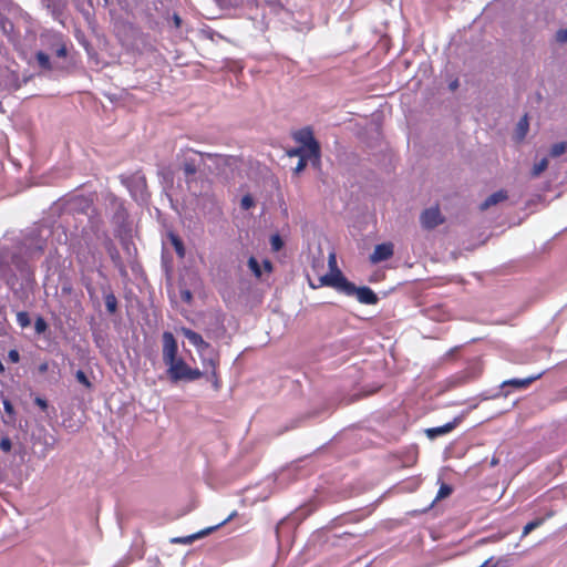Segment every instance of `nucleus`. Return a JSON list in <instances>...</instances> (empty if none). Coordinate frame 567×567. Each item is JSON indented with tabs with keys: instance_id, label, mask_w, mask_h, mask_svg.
I'll return each instance as SVG.
<instances>
[{
	"instance_id": "obj_1",
	"label": "nucleus",
	"mask_w": 567,
	"mask_h": 567,
	"mask_svg": "<svg viewBox=\"0 0 567 567\" xmlns=\"http://www.w3.org/2000/svg\"><path fill=\"white\" fill-rule=\"evenodd\" d=\"M179 168L183 171L185 182L190 186L195 175L210 162L215 168L228 164V157L216 153H205L196 151L192 147H182L176 155Z\"/></svg>"
},
{
	"instance_id": "obj_2",
	"label": "nucleus",
	"mask_w": 567,
	"mask_h": 567,
	"mask_svg": "<svg viewBox=\"0 0 567 567\" xmlns=\"http://www.w3.org/2000/svg\"><path fill=\"white\" fill-rule=\"evenodd\" d=\"M309 285L313 289H318L320 287H331L339 292H342L347 296H353L354 284L349 281L341 270L330 271L329 274L322 275L318 278V282L315 284L309 279Z\"/></svg>"
},
{
	"instance_id": "obj_3",
	"label": "nucleus",
	"mask_w": 567,
	"mask_h": 567,
	"mask_svg": "<svg viewBox=\"0 0 567 567\" xmlns=\"http://www.w3.org/2000/svg\"><path fill=\"white\" fill-rule=\"evenodd\" d=\"M165 365L167 367V375L174 383L183 380L195 381L203 377V372L199 369L190 368L183 358H178Z\"/></svg>"
},
{
	"instance_id": "obj_4",
	"label": "nucleus",
	"mask_w": 567,
	"mask_h": 567,
	"mask_svg": "<svg viewBox=\"0 0 567 567\" xmlns=\"http://www.w3.org/2000/svg\"><path fill=\"white\" fill-rule=\"evenodd\" d=\"M293 138L297 143L301 144V147L309 153V157L313 158V165L320 164V145L313 136V132L309 127L299 130L293 134Z\"/></svg>"
},
{
	"instance_id": "obj_5",
	"label": "nucleus",
	"mask_w": 567,
	"mask_h": 567,
	"mask_svg": "<svg viewBox=\"0 0 567 567\" xmlns=\"http://www.w3.org/2000/svg\"><path fill=\"white\" fill-rule=\"evenodd\" d=\"M163 342V361L165 364L172 363L174 360L178 359V344L174 337V334L169 331H165L162 334Z\"/></svg>"
},
{
	"instance_id": "obj_6",
	"label": "nucleus",
	"mask_w": 567,
	"mask_h": 567,
	"mask_svg": "<svg viewBox=\"0 0 567 567\" xmlns=\"http://www.w3.org/2000/svg\"><path fill=\"white\" fill-rule=\"evenodd\" d=\"M204 368L203 375L208 374L212 370H217L219 367V353L209 344L208 349L198 351Z\"/></svg>"
},
{
	"instance_id": "obj_7",
	"label": "nucleus",
	"mask_w": 567,
	"mask_h": 567,
	"mask_svg": "<svg viewBox=\"0 0 567 567\" xmlns=\"http://www.w3.org/2000/svg\"><path fill=\"white\" fill-rule=\"evenodd\" d=\"M420 221L425 229H433L444 223V217L441 214L439 206L425 209L420 217Z\"/></svg>"
},
{
	"instance_id": "obj_8",
	"label": "nucleus",
	"mask_w": 567,
	"mask_h": 567,
	"mask_svg": "<svg viewBox=\"0 0 567 567\" xmlns=\"http://www.w3.org/2000/svg\"><path fill=\"white\" fill-rule=\"evenodd\" d=\"M393 254L394 249L392 243L379 244L374 247L373 252L370 255V260L372 264H378L390 259Z\"/></svg>"
},
{
	"instance_id": "obj_9",
	"label": "nucleus",
	"mask_w": 567,
	"mask_h": 567,
	"mask_svg": "<svg viewBox=\"0 0 567 567\" xmlns=\"http://www.w3.org/2000/svg\"><path fill=\"white\" fill-rule=\"evenodd\" d=\"M355 295L358 301L363 305H377L379 298L377 293L369 287H355L353 296Z\"/></svg>"
},
{
	"instance_id": "obj_10",
	"label": "nucleus",
	"mask_w": 567,
	"mask_h": 567,
	"mask_svg": "<svg viewBox=\"0 0 567 567\" xmlns=\"http://www.w3.org/2000/svg\"><path fill=\"white\" fill-rule=\"evenodd\" d=\"M181 331L184 337L197 349V352L202 351V349L205 350L209 348V343L206 342L198 332L185 327H183Z\"/></svg>"
},
{
	"instance_id": "obj_11",
	"label": "nucleus",
	"mask_w": 567,
	"mask_h": 567,
	"mask_svg": "<svg viewBox=\"0 0 567 567\" xmlns=\"http://www.w3.org/2000/svg\"><path fill=\"white\" fill-rule=\"evenodd\" d=\"M542 375L543 372L524 379H509L502 383V388L513 386L515 389H527L533 382L540 379Z\"/></svg>"
},
{
	"instance_id": "obj_12",
	"label": "nucleus",
	"mask_w": 567,
	"mask_h": 567,
	"mask_svg": "<svg viewBox=\"0 0 567 567\" xmlns=\"http://www.w3.org/2000/svg\"><path fill=\"white\" fill-rule=\"evenodd\" d=\"M457 424H458V419H454L452 422H449L442 426L426 429L425 434L429 439L433 440V439H436L437 436H441V435L452 432L456 427Z\"/></svg>"
},
{
	"instance_id": "obj_13",
	"label": "nucleus",
	"mask_w": 567,
	"mask_h": 567,
	"mask_svg": "<svg viewBox=\"0 0 567 567\" xmlns=\"http://www.w3.org/2000/svg\"><path fill=\"white\" fill-rule=\"evenodd\" d=\"M13 264L16 268L19 270L22 278L31 284L34 281V272L31 266L24 261L21 258H13Z\"/></svg>"
},
{
	"instance_id": "obj_14",
	"label": "nucleus",
	"mask_w": 567,
	"mask_h": 567,
	"mask_svg": "<svg viewBox=\"0 0 567 567\" xmlns=\"http://www.w3.org/2000/svg\"><path fill=\"white\" fill-rule=\"evenodd\" d=\"M507 192L506 190H498V192H495L493 193L492 195H489L482 204H481V209L482 210H485L487 208H489L491 206H494L505 199H507Z\"/></svg>"
},
{
	"instance_id": "obj_15",
	"label": "nucleus",
	"mask_w": 567,
	"mask_h": 567,
	"mask_svg": "<svg viewBox=\"0 0 567 567\" xmlns=\"http://www.w3.org/2000/svg\"><path fill=\"white\" fill-rule=\"evenodd\" d=\"M554 514H555L554 511H549L545 517H538V518L527 523L523 528L522 537H526L532 530L542 526L545 523V520L553 517Z\"/></svg>"
},
{
	"instance_id": "obj_16",
	"label": "nucleus",
	"mask_w": 567,
	"mask_h": 567,
	"mask_svg": "<svg viewBox=\"0 0 567 567\" xmlns=\"http://www.w3.org/2000/svg\"><path fill=\"white\" fill-rule=\"evenodd\" d=\"M1 279L11 290H16L18 286V276L12 271L11 268H3L1 270Z\"/></svg>"
},
{
	"instance_id": "obj_17",
	"label": "nucleus",
	"mask_w": 567,
	"mask_h": 567,
	"mask_svg": "<svg viewBox=\"0 0 567 567\" xmlns=\"http://www.w3.org/2000/svg\"><path fill=\"white\" fill-rule=\"evenodd\" d=\"M168 237H169L171 244L174 247L177 256L179 258H184L186 251H185V247H184L183 240L176 234H174V233H169Z\"/></svg>"
},
{
	"instance_id": "obj_18",
	"label": "nucleus",
	"mask_w": 567,
	"mask_h": 567,
	"mask_svg": "<svg viewBox=\"0 0 567 567\" xmlns=\"http://www.w3.org/2000/svg\"><path fill=\"white\" fill-rule=\"evenodd\" d=\"M2 403H3V409L8 415V420H3V422L6 424H14L16 422V411H14V408L12 405V403L10 402L9 399L7 398H3L2 399Z\"/></svg>"
},
{
	"instance_id": "obj_19",
	"label": "nucleus",
	"mask_w": 567,
	"mask_h": 567,
	"mask_svg": "<svg viewBox=\"0 0 567 567\" xmlns=\"http://www.w3.org/2000/svg\"><path fill=\"white\" fill-rule=\"evenodd\" d=\"M35 59H37V62H38V64H39V66L41 69H44V70H51L52 69L50 58H49V55L47 53H44L42 51H39L35 54Z\"/></svg>"
},
{
	"instance_id": "obj_20",
	"label": "nucleus",
	"mask_w": 567,
	"mask_h": 567,
	"mask_svg": "<svg viewBox=\"0 0 567 567\" xmlns=\"http://www.w3.org/2000/svg\"><path fill=\"white\" fill-rule=\"evenodd\" d=\"M104 302L109 313H114L117 310V299L114 293H107L104 297Z\"/></svg>"
},
{
	"instance_id": "obj_21",
	"label": "nucleus",
	"mask_w": 567,
	"mask_h": 567,
	"mask_svg": "<svg viewBox=\"0 0 567 567\" xmlns=\"http://www.w3.org/2000/svg\"><path fill=\"white\" fill-rule=\"evenodd\" d=\"M548 167V159L542 158L538 163H535V165L532 168V176L538 177L543 172H545Z\"/></svg>"
},
{
	"instance_id": "obj_22",
	"label": "nucleus",
	"mask_w": 567,
	"mask_h": 567,
	"mask_svg": "<svg viewBox=\"0 0 567 567\" xmlns=\"http://www.w3.org/2000/svg\"><path fill=\"white\" fill-rule=\"evenodd\" d=\"M566 151H567V143L559 142L551 146L549 154L551 157H558V156L565 154Z\"/></svg>"
},
{
	"instance_id": "obj_23",
	"label": "nucleus",
	"mask_w": 567,
	"mask_h": 567,
	"mask_svg": "<svg viewBox=\"0 0 567 567\" xmlns=\"http://www.w3.org/2000/svg\"><path fill=\"white\" fill-rule=\"evenodd\" d=\"M75 379L79 383H81L83 386H85L87 390H91L93 388L92 382L89 380L87 375L84 371L78 370L75 372Z\"/></svg>"
},
{
	"instance_id": "obj_24",
	"label": "nucleus",
	"mask_w": 567,
	"mask_h": 567,
	"mask_svg": "<svg viewBox=\"0 0 567 567\" xmlns=\"http://www.w3.org/2000/svg\"><path fill=\"white\" fill-rule=\"evenodd\" d=\"M207 377V379L213 383V386L216 391H218L220 389V379H219V374H218V369L217 370H212L210 372H208V374H205Z\"/></svg>"
},
{
	"instance_id": "obj_25",
	"label": "nucleus",
	"mask_w": 567,
	"mask_h": 567,
	"mask_svg": "<svg viewBox=\"0 0 567 567\" xmlns=\"http://www.w3.org/2000/svg\"><path fill=\"white\" fill-rule=\"evenodd\" d=\"M0 27L3 33L7 35H10L14 30L13 23L4 17H0Z\"/></svg>"
},
{
	"instance_id": "obj_26",
	"label": "nucleus",
	"mask_w": 567,
	"mask_h": 567,
	"mask_svg": "<svg viewBox=\"0 0 567 567\" xmlns=\"http://www.w3.org/2000/svg\"><path fill=\"white\" fill-rule=\"evenodd\" d=\"M248 267L257 278L261 277V268L258 260L255 257H250L248 259Z\"/></svg>"
},
{
	"instance_id": "obj_27",
	"label": "nucleus",
	"mask_w": 567,
	"mask_h": 567,
	"mask_svg": "<svg viewBox=\"0 0 567 567\" xmlns=\"http://www.w3.org/2000/svg\"><path fill=\"white\" fill-rule=\"evenodd\" d=\"M48 329V323L47 321L44 320V318L42 317H38L34 321V330H35V333L38 334H42L47 331Z\"/></svg>"
},
{
	"instance_id": "obj_28",
	"label": "nucleus",
	"mask_w": 567,
	"mask_h": 567,
	"mask_svg": "<svg viewBox=\"0 0 567 567\" xmlns=\"http://www.w3.org/2000/svg\"><path fill=\"white\" fill-rule=\"evenodd\" d=\"M270 245L274 251H279L284 247V240L278 234L270 237Z\"/></svg>"
},
{
	"instance_id": "obj_29",
	"label": "nucleus",
	"mask_w": 567,
	"mask_h": 567,
	"mask_svg": "<svg viewBox=\"0 0 567 567\" xmlns=\"http://www.w3.org/2000/svg\"><path fill=\"white\" fill-rule=\"evenodd\" d=\"M453 489L449 484L443 483L437 492L436 499H442L452 494Z\"/></svg>"
},
{
	"instance_id": "obj_30",
	"label": "nucleus",
	"mask_w": 567,
	"mask_h": 567,
	"mask_svg": "<svg viewBox=\"0 0 567 567\" xmlns=\"http://www.w3.org/2000/svg\"><path fill=\"white\" fill-rule=\"evenodd\" d=\"M287 155L289 157H299L301 158V156H307L308 155V152L305 150V147H295V148H290L287 151Z\"/></svg>"
},
{
	"instance_id": "obj_31",
	"label": "nucleus",
	"mask_w": 567,
	"mask_h": 567,
	"mask_svg": "<svg viewBox=\"0 0 567 567\" xmlns=\"http://www.w3.org/2000/svg\"><path fill=\"white\" fill-rule=\"evenodd\" d=\"M17 321L18 323L22 327V328H25L30 324V317L28 315V312L25 311H20L18 312L17 315Z\"/></svg>"
},
{
	"instance_id": "obj_32",
	"label": "nucleus",
	"mask_w": 567,
	"mask_h": 567,
	"mask_svg": "<svg viewBox=\"0 0 567 567\" xmlns=\"http://www.w3.org/2000/svg\"><path fill=\"white\" fill-rule=\"evenodd\" d=\"M308 159H310L313 163V158H310L309 154L307 156H301V158H299L297 166L295 167L296 174H299L306 168Z\"/></svg>"
},
{
	"instance_id": "obj_33",
	"label": "nucleus",
	"mask_w": 567,
	"mask_h": 567,
	"mask_svg": "<svg viewBox=\"0 0 567 567\" xmlns=\"http://www.w3.org/2000/svg\"><path fill=\"white\" fill-rule=\"evenodd\" d=\"M254 205H255V200L250 195L243 196V198L240 200V207L243 209H245V210L250 209L251 207H254Z\"/></svg>"
},
{
	"instance_id": "obj_34",
	"label": "nucleus",
	"mask_w": 567,
	"mask_h": 567,
	"mask_svg": "<svg viewBox=\"0 0 567 567\" xmlns=\"http://www.w3.org/2000/svg\"><path fill=\"white\" fill-rule=\"evenodd\" d=\"M328 265H329L330 271H337V270H340V269L338 268L337 257H336V252H334V251H331V252L329 254V257H328Z\"/></svg>"
},
{
	"instance_id": "obj_35",
	"label": "nucleus",
	"mask_w": 567,
	"mask_h": 567,
	"mask_svg": "<svg viewBox=\"0 0 567 567\" xmlns=\"http://www.w3.org/2000/svg\"><path fill=\"white\" fill-rule=\"evenodd\" d=\"M0 449H1L3 452H6V453H8V452H10V451H11V449H12V442H11L10 437L4 436V437H2V439H1V441H0Z\"/></svg>"
},
{
	"instance_id": "obj_36",
	"label": "nucleus",
	"mask_w": 567,
	"mask_h": 567,
	"mask_svg": "<svg viewBox=\"0 0 567 567\" xmlns=\"http://www.w3.org/2000/svg\"><path fill=\"white\" fill-rule=\"evenodd\" d=\"M556 41L559 43L567 42V28L560 29L556 32Z\"/></svg>"
},
{
	"instance_id": "obj_37",
	"label": "nucleus",
	"mask_w": 567,
	"mask_h": 567,
	"mask_svg": "<svg viewBox=\"0 0 567 567\" xmlns=\"http://www.w3.org/2000/svg\"><path fill=\"white\" fill-rule=\"evenodd\" d=\"M8 359L10 362L12 363H18L20 361V354H19V351L16 350V349H11L9 352H8Z\"/></svg>"
},
{
	"instance_id": "obj_38",
	"label": "nucleus",
	"mask_w": 567,
	"mask_h": 567,
	"mask_svg": "<svg viewBox=\"0 0 567 567\" xmlns=\"http://www.w3.org/2000/svg\"><path fill=\"white\" fill-rule=\"evenodd\" d=\"M503 537H504L503 535H493V536L480 539L478 544L496 543V542L501 540Z\"/></svg>"
},
{
	"instance_id": "obj_39",
	"label": "nucleus",
	"mask_w": 567,
	"mask_h": 567,
	"mask_svg": "<svg viewBox=\"0 0 567 567\" xmlns=\"http://www.w3.org/2000/svg\"><path fill=\"white\" fill-rule=\"evenodd\" d=\"M68 54V49L64 43L60 44L59 48L55 50V55L59 58H65Z\"/></svg>"
},
{
	"instance_id": "obj_40",
	"label": "nucleus",
	"mask_w": 567,
	"mask_h": 567,
	"mask_svg": "<svg viewBox=\"0 0 567 567\" xmlns=\"http://www.w3.org/2000/svg\"><path fill=\"white\" fill-rule=\"evenodd\" d=\"M199 535H193V536H189V537H185V538H175L173 539L174 543H179V544H188L190 542H193L194 539H196Z\"/></svg>"
},
{
	"instance_id": "obj_41",
	"label": "nucleus",
	"mask_w": 567,
	"mask_h": 567,
	"mask_svg": "<svg viewBox=\"0 0 567 567\" xmlns=\"http://www.w3.org/2000/svg\"><path fill=\"white\" fill-rule=\"evenodd\" d=\"M34 403L40 406L41 410L45 411L48 409V402L45 399H42L40 396L34 399Z\"/></svg>"
},
{
	"instance_id": "obj_42",
	"label": "nucleus",
	"mask_w": 567,
	"mask_h": 567,
	"mask_svg": "<svg viewBox=\"0 0 567 567\" xmlns=\"http://www.w3.org/2000/svg\"><path fill=\"white\" fill-rule=\"evenodd\" d=\"M499 561H495L493 557L485 560L480 567H497Z\"/></svg>"
},
{
	"instance_id": "obj_43",
	"label": "nucleus",
	"mask_w": 567,
	"mask_h": 567,
	"mask_svg": "<svg viewBox=\"0 0 567 567\" xmlns=\"http://www.w3.org/2000/svg\"><path fill=\"white\" fill-rule=\"evenodd\" d=\"M49 370V363L48 362H42L39 367H38V371L40 374H44L47 373Z\"/></svg>"
},
{
	"instance_id": "obj_44",
	"label": "nucleus",
	"mask_w": 567,
	"mask_h": 567,
	"mask_svg": "<svg viewBox=\"0 0 567 567\" xmlns=\"http://www.w3.org/2000/svg\"><path fill=\"white\" fill-rule=\"evenodd\" d=\"M264 269L267 271V272H271L272 271V264L270 260L268 259H265L264 262Z\"/></svg>"
},
{
	"instance_id": "obj_45",
	"label": "nucleus",
	"mask_w": 567,
	"mask_h": 567,
	"mask_svg": "<svg viewBox=\"0 0 567 567\" xmlns=\"http://www.w3.org/2000/svg\"><path fill=\"white\" fill-rule=\"evenodd\" d=\"M519 127L524 130V134L526 133V130H527V126H528V123H527V116H524L520 121H519Z\"/></svg>"
},
{
	"instance_id": "obj_46",
	"label": "nucleus",
	"mask_w": 567,
	"mask_h": 567,
	"mask_svg": "<svg viewBox=\"0 0 567 567\" xmlns=\"http://www.w3.org/2000/svg\"><path fill=\"white\" fill-rule=\"evenodd\" d=\"M182 296H183V299H184L185 301H190V299H192V293H190V291H188V290L184 291V292L182 293Z\"/></svg>"
},
{
	"instance_id": "obj_47",
	"label": "nucleus",
	"mask_w": 567,
	"mask_h": 567,
	"mask_svg": "<svg viewBox=\"0 0 567 567\" xmlns=\"http://www.w3.org/2000/svg\"><path fill=\"white\" fill-rule=\"evenodd\" d=\"M312 267H313V269L323 268V259L321 258L317 262H313Z\"/></svg>"
},
{
	"instance_id": "obj_48",
	"label": "nucleus",
	"mask_w": 567,
	"mask_h": 567,
	"mask_svg": "<svg viewBox=\"0 0 567 567\" xmlns=\"http://www.w3.org/2000/svg\"><path fill=\"white\" fill-rule=\"evenodd\" d=\"M174 21L177 27L181 24V18L177 14L174 16Z\"/></svg>"
},
{
	"instance_id": "obj_49",
	"label": "nucleus",
	"mask_w": 567,
	"mask_h": 567,
	"mask_svg": "<svg viewBox=\"0 0 567 567\" xmlns=\"http://www.w3.org/2000/svg\"><path fill=\"white\" fill-rule=\"evenodd\" d=\"M234 515H235V513H234V514H231L228 518H226V519L221 523V525H223V524H226L227 522H229V520L233 518V516H234Z\"/></svg>"
},
{
	"instance_id": "obj_50",
	"label": "nucleus",
	"mask_w": 567,
	"mask_h": 567,
	"mask_svg": "<svg viewBox=\"0 0 567 567\" xmlns=\"http://www.w3.org/2000/svg\"><path fill=\"white\" fill-rule=\"evenodd\" d=\"M456 86H457V82H454V83L451 84L452 89H455Z\"/></svg>"
},
{
	"instance_id": "obj_51",
	"label": "nucleus",
	"mask_w": 567,
	"mask_h": 567,
	"mask_svg": "<svg viewBox=\"0 0 567 567\" xmlns=\"http://www.w3.org/2000/svg\"><path fill=\"white\" fill-rule=\"evenodd\" d=\"M76 258H78L79 262H82V259H81V257H80V254H78V257H76Z\"/></svg>"
}]
</instances>
